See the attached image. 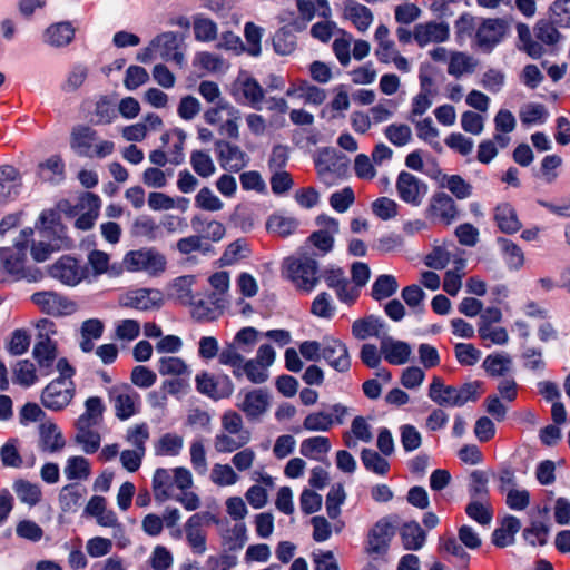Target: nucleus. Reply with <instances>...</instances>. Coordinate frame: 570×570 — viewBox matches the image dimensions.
<instances>
[{
	"label": "nucleus",
	"mask_w": 570,
	"mask_h": 570,
	"mask_svg": "<svg viewBox=\"0 0 570 570\" xmlns=\"http://www.w3.org/2000/svg\"><path fill=\"white\" fill-rule=\"evenodd\" d=\"M282 275L305 292L313 291L321 279V268L315 254L298 252L283 261Z\"/></svg>",
	"instance_id": "nucleus-1"
},
{
	"label": "nucleus",
	"mask_w": 570,
	"mask_h": 570,
	"mask_svg": "<svg viewBox=\"0 0 570 570\" xmlns=\"http://www.w3.org/2000/svg\"><path fill=\"white\" fill-rule=\"evenodd\" d=\"M97 140V131L86 125L75 126L70 134V147L80 157L105 158L112 154L115 149L112 141Z\"/></svg>",
	"instance_id": "nucleus-2"
},
{
	"label": "nucleus",
	"mask_w": 570,
	"mask_h": 570,
	"mask_svg": "<svg viewBox=\"0 0 570 570\" xmlns=\"http://www.w3.org/2000/svg\"><path fill=\"white\" fill-rule=\"evenodd\" d=\"M218 363L230 367L236 380H242L245 375L252 383L261 384L268 379V372L264 366L257 364L253 358L245 360L243 354L237 353L233 346L222 348Z\"/></svg>",
	"instance_id": "nucleus-3"
},
{
	"label": "nucleus",
	"mask_w": 570,
	"mask_h": 570,
	"mask_svg": "<svg viewBox=\"0 0 570 570\" xmlns=\"http://www.w3.org/2000/svg\"><path fill=\"white\" fill-rule=\"evenodd\" d=\"M124 266L129 272H146L151 276H157L165 272L167 259L155 247H142L128 252L124 257Z\"/></svg>",
	"instance_id": "nucleus-4"
},
{
	"label": "nucleus",
	"mask_w": 570,
	"mask_h": 570,
	"mask_svg": "<svg viewBox=\"0 0 570 570\" xmlns=\"http://www.w3.org/2000/svg\"><path fill=\"white\" fill-rule=\"evenodd\" d=\"M218 523V519L210 512H197L190 515L184 524L186 541L194 554L202 556L207 550V533L205 525Z\"/></svg>",
	"instance_id": "nucleus-5"
},
{
	"label": "nucleus",
	"mask_w": 570,
	"mask_h": 570,
	"mask_svg": "<svg viewBox=\"0 0 570 570\" xmlns=\"http://www.w3.org/2000/svg\"><path fill=\"white\" fill-rule=\"evenodd\" d=\"M39 330H45L46 333L39 332L38 342L36 343L32 355L37 361L40 370H46L45 374L51 372V367L57 357V343L50 338V334H56V325L49 320H41L37 324Z\"/></svg>",
	"instance_id": "nucleus-6"
},
{
	"label": "nucleus",
	"mask_w": 570,
	"mask_h": 570,
	"mask_svg": "<svg viewBox=\"0 0 570 570\" xmlns=\"http://www.w3.org/2000/svg\"><path fill=\"white\" fill-rule=\"evenodd\" d=\"M196 390L214 401L228 399L235 391V385L227 374H213L202 371L195 376Z\"/></svg>",
	"instance_id": "nucleus-7"
},
{
	"label": "nucleus",
	"mask_w": 570,
	"mask_h": 570,
	"mask_svg": "<svg viewBox=\"0 0 570 570\" xmlns=\"http://www.w3.org/2000/svg\"><path fill=\"white\" fill-rule=\"evenodd\" d=\"M108 397L114 404L116 416L121 421H126L139 412L140 395L127 383L109 387Z\"/></svg>",
	"instance_id": "nucleus-8"
},
{
	"label": "nucleus",
	"mask_w": 570,
	"mask_h": 570,
	"mask_svg": "<svg viewBox=\"0 0 570 570\" xmlns=\"http://www.w3.org/2000/svg\"><path fill=\"white\" fill-rule=\"evenodd\" d=\"M396 517H384L380 519L368 531L366 540V552L368 554L383 556L390 548V542L395 534Z\"/></svg>",
	"instance_id": "nucleus-9"
},
{
	"label": "nucleus",
	"mask_w": 570,
	"mask_h": 570,
	"mask_svg": "<svg viewBox=\"0 0 570 570\" xmlns=\"http://www.w3.org/2000/svg\"><path fill=\"white\" fill-rule=\"evenodd\" d=\"M75 396V384L72 381L56 379L51 381L41 393V403L51 411L65 409Z\"/></svg>",
	"instance_id": "nucleus-10"
},
{
	"label": "nucleus",
	"mask_w": 570,
	"mask_h": 570,
	"mask_svg": "<svg viewBox=\"0 0 570 570\" xmlns=\"http://www.w3.org/2000/svg\"><path fill=\"white\" fill-rule=\"evenodd\" d=\"M396 190L403 202L419 206L428 193V185L413 174L401 171L396 179Z\"/></svg>",
	"instance_id": "nucleus-11"
},
{
	"label": "nucleus",
	"mask_w": 570,
	"mask_h": 570,
	"mask_svg": "<svg viewBox=\"0 0 570 570\" xmlns=\"http://www.w3.org/2000/svg\"><path fill=\"white\" fill-rule=\"evenodd\" d=\"M49 273L53 278L69 286L79 284L87 275L86 267L68 255L60 257L50 267Z\"/></svg>",
	"instance_id": "nucleus-12"
},
{
	"label": "nucleus",
	"mask_w": 570,
	"mask_h": 570,
	"mask_svg": "<svg viewBox=\"0 0 570 570\" xmlns=\"http://www.w3.org/2000/svg\"><path fill=\"white\" fill-rule=\"evenodd\" d=\"M507 33V23L502 19H487L476 30L475 43L484 52H490Z\"/></svg>",
	"instance_id": "nucleus-13"
},
{
	"label": "nucleus",
	"mask_w": 570,
	"mask_h": 570,
	"mask_svg": "<svg viewBox=\"0 0 570 570\" xmlns=\"http://www.w3.org/2000/svg\"><path fill=\"white\" fill-rule=\"evenodd\" d=\"M183 38L173 31L158 35L151 40V46L159 53L160 58L166 61H174L178 66L184 63V53L180 51Z\"/></svg>",
	"instance_id": "nucleus-14"
},
{
	"label": "nucleus",
	"mask_w": 570,
	"mask_h": 570,
	"mask_svg": "<svg viewBox=\"0 0 570 570\" xmlns=\"http://www.w3.org/2000/svg\"><path fill=\"white\" fill-rule=\"evenodd\" d=\"M322 358L337 372H347L351 367V357L346 345L340 340L325 337L323 340Z\"/></svg>",
	"instance_id": "nucleus-15"
},
{
	"label": "nucleus",
	"mask_w": 570,
	"mask_h": 570,
	"mask_svg": "<svg viewBox=\"0 0 570 570\" xmlns=\"http://www.w3.org/2000/svg\"><path fill=\"white\" fill-rule=\"evenodd\" d=\"M32 302L46 314L60 316L75 309V303L55 292H38L31 296Z\"/></svg>",
	"instance_id": "nucleus-16"
},
{
	"label": "nucleus",
	"mask_w": 570,
	"mask_h": 570,
	"mask_svg": "<svg viewBox=\"0 0 570 570\" xmlns=\"http://www.w3.org/2000/svg\"><path fill=\"white\" fill-rule=\"evenodd\" d=\"M215 150L220 166L225 170L237 173L247 165L248 157L237 145L226 140H217L215 142Z\"/></svg>",
	"instance_id": "nucleus-17"
},
{
	"label": "nucleus",
	"mask_w": 570,
	"mask_h": 570,
	"mask_svg": "<svg viewBox=\"0 0 570 570\" xmlns=\"http://www.w3.org/2000/svg\"><path fill=\"white\" fill-rule=\"evenodd\" d=\"M315 165L321 175L331 173L340 176L346 173L348 159L334 148H325L320 151Z\"/></svg>",
	"instance_id": "nucleus-18"
},
{
	"label": "nucleus",
	"mask_w": 570,
	"mask_h": 570,
	"mask_svg": "<svg viewBox=\"0 0 570 570\" xmlns=\"http://www.w3.org/2000/svg\"><path fill=\"white\" fill-rule=\"evenodd\" d=\"M449 37V27L443 22L430 21L414 27L413 39L420 47L431 42H442Z\"/></svg>",
	"instance_id": "nucleus-19"
},
{
	"label": "nucleus",
	"mask_w": 570,
	"mask_h": 570,
	"mask_svg": "<svg viewBox=\"0 0 570 570\" xmlns=\"http://www.w3.org/2000/svg\"><path fill=\"white\" fill-rule=\"evenodd\" d=\"M381 353L392 365L405 364L411 355V346L403 341H395L385 334L381 337Z\"/></svg>",
	"instance_id": "nucleus-20"
},
{
	"label": "nucleus",
	"mask_w": 570,
	"mask_h": 570,
	"mask_svg": "<svg viewBox=\"0 0 570 570\" xmlns=\"http://www.w3.org/2000/svg\"><path fill=\"white\" fill-rule=\"evenodd\" d=\"M269 406V396L264 390H253L245 394L238 407L245 413L248 420L259 419Z\"/></svg>",
	"instance_id": "nucleus-21"
},
{
	"label": "nucleus",
	"mask_w": 570,
	"mask_h": 570,
	"mask_svg": "<svg viewBox=\"0 0 570 570\" xmlns=\"http://www.w3.org/2000/svg\"><path fill=\"white\" fill-rule=\"evenodd\" d=\"M462 391L443 384V381L439 376H434L430 385L429 396L432 401L443 406H454L461 404Z\"/></svg>",
	"instance_id": "nucleus-22"
},
{
	"label": "nucleus",
	"mask_w": 570,
	"mask_h": 570,
	"mask_svg": "<svg viewBox=\"0 0 570 570\" xmlns=\"http://www.w3.org/2000/svg\"><path fill=\"white\" fill-rule=\"evenodd\" d=\"M76 29L69 21L50 24L43 32V41L56 48L66 47L72 42Z\"/></svg>",
	"instance_id": "nucleus-23"
},
{
	"label": "nucleus",
	"mask_w": 570,
	"mask_h": 570,
	"mask_svg": "<svg viewBox=\"0 0 570 570\" xmlns=\"http://www.w3.org/2000/svg\"><path fill=\"white\" fill-rule=\"evenodd\" d=\"M429 210L431 215L439 217L446 225L451 224L459 214L453 198L443 191L432 196Z\"/></svg>",
	"instance_id": "nucleus-24"
},
{
	"label": "nucleus",
	"mask_w": 570,
	"mask_h": 570,
	"mask_svg": "<svg viewBox=\"0 0 570 570\" xmlns=\"http://www.w3.org/2000/svg\"><path fill=\"white\" fill-rule=\"evenodd\" d=\"M27 250L23 246L13 244L10 247L0 248V265L9 274H21L24 269Z\"/></svg>",
	"instance_id": "nucleus-25"
},
{
	"label": "nucleus",
	"mask_w": 570,
	"mask_h": 570,
	"mask_svg": "<svg viewBox=\"0 0 570 570\" xmlns=\"http://www.w3.org/2000/svg\"><path fill=\"white\" fill-rule=\"evenodd\" d=\"M521 529L520 520L514 515H505L500 527L492 533V543L498 548H505L513 544L515 534Z\"/></svg>",
	"instance_id": "nucleus-26"
},
{
	"label": "nucleus",
	"mask_w": 570,
	"mask_h": 570,
	"mask_svg": "<svg viewBox=\"0 0 570 570\" xmlns=\"http://www.w3.org/2000/svg\"><path fill=\"white\" fill-rule=\"evenodd\" d=\"M494 222L504 234H514L522 227L514 207L509 203H501L494 208Z\"/></svg>",
	"instance_id": "nucleus-27"
},
{
	"label": "nucleus",
	"mask_w": 570,
	"mask_h": 570,
	"mask_svg": "<svg viewBox=\"0 0 570 570\" xmlns=\"http://www.w3.org/2000/svg\"><path fill=\"white\" fill-rule=\"evenodd\" d=\"M20 185L19 171L13 166L0 167V204L16 198Z\"/></svg>",
	"instance_id": "nucleus-28"
},
{
	"label": "nucleus",
	"mask_w": 570,
	"mask_h": 570,
	"mask_svg": "<svg viewBox=\"0 0 570 570\" xmlns=\"http://www.w3.org/2000/svg\"><path fill=\"white\" fill-rule=\"evenodd\" d=\"M344 18L350 20L358 31L364 32L373 21V13L364 4L348 0L344 6Z\"/></svg>",
	"instance_id": "nucleus-29"
},
{
	"label": "nucleus",
	"mask_w": 570,
	"mask_h": 570,
	"mask_svg": "<svg viewBox=\"0 0 570 570\" xmlns=\"http://www.w3.org/2000/svg\"><path fill=\"white\" fill-rule=\"evenodd\" d=\"M490 474L484 470H473L468 478L469 501L491 500L489 490Z\"/></svg>",
	"instance_id": "nucleus-30"
},
{
	"label": "nucleus",
	"mask_w": 570,
	"mask_h": 570,
	"mask_svg": "<svg viewBox=\"0 0 570 570\" xmlns=\"http://www.w3.org/2000/svg\"><path fill=\"white\" fill-rule=\"evenodd\" d=\"M497 244L507 267L511 271H519L524 264V254L521 247L505 237H498Z\"/></svg>",
	"instance_id": "nucleus-31"
},
{
	"label": "nucleus",
	"mask_w": 570,
	"mask_h": 570,
	"mask_svg": "<svg viewBox=\"0 0 570 570\" xmlns=\"http://www.w3.org/2000/svg\"><path fill=\"white\" fill-rule=\"evenodd\" d=\"M465 514L482 528H490L494 509L491 500L469 501L465 505Z\"/></svg>",
	"instance_id": "nucleus-32"
},
{
	"label": "nucleus",
	"mask_w": 570,
	"mask_h": 570,
	"mask_svg": "<svg viewBox=\"0 0 570 570\" xmlns=\"http://www.w3.org/2000/svg\"><path fill=\"white\" fill-rule=\"evenodd\" d=\"M512 365V357L503 352L489 354L482 363L484 371L493 377H508L507 375L511 372Z\"/></svg>",
	"instance_id": "nucleus-33"
},
{
	"label": "nucleus",
	"mask_w": 570,
	"mask_h": 570,
	"mask_svg": "<svg viewBox=\"0 0 570 570\" xmlns=\"http://www.w3.org/2000/svg\"><path fill=\"white\" fill-rule=\"evenodd\" d=\"M400 537L405 550H420L426 540V533L415 521L404 523Z\"/></svg>",
	"instance_id": "nucleus-34"
},
{
	"label": "nucleus",
	"mask_w": 570,
	"mask_h": 570,
	"mask_svg": "<svg viewBox=\"0 0 570 570\" xmlns=\"http://www.w3.org/2000/svg\"><path fill=\"white\" fill-rule=\"evenodd\" d=\"M174 485L173 470L158 468L153 476V492L155 500L163 503L168 500Z\"/></svg>",
	"instance_id": "nucleus-35"
},
{
	"label": "nucleus",
	"mask_w": 570,
	"mask_h": 570,
	"mask_svg": "<svg viewBox=\"0 0 570 570\" xmlns=\"http://www.w3.org/2000/svg\"><path fill=\"white\" fill-rule=\"evenodd\" d=\"M250 440V433L229 434L222 432L214 439V448L218 453H232L245 446Z\"/></svg>",
	"instance_id": "nucleus-36"
},
{
	"label": "nucleus",
	"mask_w": 570,
	"mask_h": 570,
	"mask_svg": "<svg viewBox=\"0 0 570 570\" xmlns=\"http://www.w3.org/2000/svg\"><path fill=\"white\" fill-rule=\"evenodd\" d=\"M40 442L43 451L56 452L65 446V440L58 426L52 422L40 425Z\"/></svg>",
	"instance_id": "nucleus-37"
},
{
	"label": "nucleus",
	"mask_w": 570,
	"mask_h": 570,
	"mask_svg": "<svg viewBox=\"0 0 570 570\" xmlns=\"http://www.w3.org/2000/svg\"><path fill=\"white\" fill-rule=\"evenodd\" d=\"M384 323L373 315L358 318L352 324V334L358 340H365L368 336L381 337Z\"/></svg>",
	"instance_id": "nucleus-38"
},
{
	"label": "nucleus",
	"mask_w": 570,
	"mask_h": 570,
	"mask_svg": "<svg viewBox=\"0 0 570 570\" xmlns=\"http://www.w3.org/2000/svg\"><path fill=\"white\" fill-rule=\"evenodd\" d=\"M12 489L16 492L18 499L30 507H35L41 500L40 487L36 483H31L28 480H16L12 484Z\"/></svg>",
	"instance_id": "nucleus-39"
},
{
	"label": "nucleus",
	"mask_w": 570,
	"mask_h": 570,
	"mask_svg": "<svg viewBox=\"0 0 570 570\" xmlns=\"http://www.w3.org/2000/svg\"><path fill=\"white\" fill-rule=\"evenodd\" d=\"M132 233L135 236L144 237L147 240H156L163 236L161 227L150 216H139L132 224Z\"/></svg>",
	"instance_id": "nucleus-40"
},
{
	"label": "nucleus",
	"mask_w": 570,
	"mask_h": 570,
	"mask_svg": "<svg viewBox=\"0 0 570 570\" xmlns=\"http://www.w3.org/2000/svg\"><path fill=\"white\" fill-rule=\"evenodd\" d=\"M267 230L281 237H287L294 234L299 227V222L295 217L283 215H272L266 223Z\"/></svg>",
	"instance_id": "nucleus-41"
},
{
	"label": "nucleus",
	"mask_w": 570,
	"mask_h": 570,
	"mask_svg": "<svg viewBox=\"0 0 570 570\" xmlns=\"http://www.w3.org/2000/svg\"><path fill=\"white\" fill-rule=\"evenodd\" d=\"M298 17L291 20L283 18V21H289V24L295 31H303L306 29L307 23L313 20L316 13V4L312 0H296Z\"/></svg>",
	"instance_id": "nucleus-42"
},
{
	"label": "nucleus",
	"mask_w": 570,
	"mask_h": 570,
	"mask_svg": "<svg viewBox=\"0 0 570 570\" xmlns=\"http://www.w3.org/2000/svg\"><path fill=\"white\" fill-rule=\"evenodd\" d=\"M191 227L198 233H203V238L213 242H219L225 236V226L217 220L204 222L200 216L191 218Z\"/></svg>",
	"instance_id": "nucleus-43"
},
{
	"label": "nucleus",
	"mask_w": 570,
	"mask_h": 570,
	"mask_svg": "<svg viewBox=\"0 0 570 570\" xmlns=\"http://www.w3.org/2000/svg\"><path fill=\"white\" fill-rule=\"evenodd\" d=\"M92 426L90 423L82 425L80 422H76L78 431L76 441L82 445L83 451L88 454L95 453L100 446V435L91 430Z\"/></svg>",
	"instance_id": "nucleus-44"
},
{
	"label": "nucleus",
	"mask_w": 570,
	"mask_h": 570,
	"mask_svg": "<svg viewBox=\"0 0 570 570\" xmlns=\"http://www.w3.org/2000/svg\"><path fill=\"white\" fill-rule=\"evenodd\" d=\"M399 289V284L393 275L382 274L372 285L371 296L375 301H382L393 296Z\"/></svg>",
	"instance_id": "nucleus-45"
},
{
	"label": "nucleus",
	"mask_w": 570,
	"mask_h": 570,
	"mask_svg": "<svg viewBox=\"0 0 570 570\" xmlns=\"http://www.w3.org/2000/svg\"><path fill=\"white\" fill-rule=\"evenodd\" d=\"M331 449V443L326 436H313L305 439L301 443L299 452L303 456L320 460V455L326 454Z\"/></svg>",
	"instance_id": "nucleus-46"
},
{
	"label": "nucleus",
	"mask_w": 570,
	"mask_h": 570,
	"mask_svg": "<svg viewBox=\"0 0 570 570\" xmlns=\"http://www.w3.org/2000/svg\"><path fill=\"white\" fill-rule=\"evenodd\" d=\"M85 493L86 489L78 483L65 485L59 493V503L62 511L68 512L75 510Z\"/></svg>",
	"instance_id": "nucleus-47"
},
{
	"label": "nucleus",
	"mask_w": 570,
	"mask_h": 570,
	"mask_svg": "<svg viewBox=\"0 0 570 570\" xmlns=\"http://www.w3.org/2000/svg\"><path fill=\"white\" fill-rule=\"evenodd\" d=\"M85 407V413L79 416L77 422L82 425H86V423L98 425L102 421L105 412L102 400L99 396H90L86 400Z\"/></svg>",
	"instance_id": "nucleus-48"
},
{
	"label": "nucleus",
	"mask_w": 570,
	"mask_h": 570,
	"mask_svg": "<svg viewBox=\"0 0 570 570\" xmlns=\"http://www.w3.org/2000/svg\"><path fill=\"white\" fill-rule=\"evenodd\" d=\"M63 473L68 480H87L91 473V466L86 458L71 456L67 460Z\"/></svg>",
	"instance_id": "nucleus-49"
},
{
	"label": "nucleus",
	"mask_w": 570,
	"mask_h": 570,
	"mask_svg": "<svg viewBox=\"0 0 570 570\" xmlns=\"http://www.w3.org/2000/svg\"><path fill=\"white\" fill-rule=\"evenodd\" d=\"M184 439L175 433H165L155 444L156 455L176 456L180 453Z\"/></svg>",
	"instance_id": "nucleus-50"
},
{
	"label": "nucleus",
	"mask_w": 570,
	"mask_h": 570,
	"mask_svg": "<svg viewBox=\"0 0 570 570\" xmlns=\"http://www.w3.org/2000/svg\"><path fill=\"white\" fill-rule=\"evenodd\" d=\"M361 460L365 469L375 474L385 475L390 471L389 461L372 449H363Z\"/></svg>",
	"instance_id": "nucleus-51"
},
{
	"label": "nucleus",
	"mask_w": 570,
	"mask_h": 570,
	"mask_svg": "<svg viewBox=\"0 0 570 570\" xmlns=\"http://www.w3.org/2000/svg\"><path fill=\"white\" fill-rule=\"evenodd\" d=\"M258 332L254 327H244L234 336L233 342L226 343L223 348L233 346L237 353L249 352L257 342Z\"/></svg>",
	"instance_id": "nucleus-52"
},
{
	"label": "nucleus",
	"mask_w": 570,
	"mask_h": 570,
	"mask_svg": "<svg viewBox=\"0 0 570 570\" xmlns=\"http://www.w3.org/2000/svg\"><path fill=\"white\" fill-rule=\"evenodd\" d=\"M273 46L278 55H291L296 48V37L287 26L282 27L273 37Z\"/></svg>",
	"instance_id": "nucleus-53"
},
{
	"label": "nucleus",
	"mask_w": 570,
	"mask_h": 570,
	"mask_svg": "<svg viewBox=\"0 0 570 570\" xmlns=\"http://www.w3.org/2000/svg\"><path fill=\"white\" fill-rule=\"evenodd\" d=\"M520 119L523 125L544 124L549 112L547 108L538 102H529L520 109Z\"/></svg>",
	"instance_id": "nucleus-54"
},
{
	"label": "nucleus",
	"mask_w": 570,
	"mask_h": 570,
	"mask_svg": "<svg viewBox=\"0 0 570 570\" xmlns=\"http://www.w3.org/2000/svg\"><path fill=\"white\" fill-rule=\"evenodd\" d=\"M334 425L333 414L325 411L309 413L303 421V428L307 431L326 432Z\"/></svg>",
	"instance_id": "nucleus-55"
},
{
	"label": "nucleus",
	"mask_w": 570,
	"mask_h": 570,
	"mask_svg": "<svg viewBox=\"0 0 570 570\" xmlns=\"http://www.w3.org/2000/svg\"><path fill=\"white\" fill-rule=\"evenodd\" d=\"M346 498L345 490L342 484L332 485L326 495V512L330 519L335 520L341 514V505L344 503Z\"/></svg>",
	"instance_id": "nucleus-56"
},
{
	"label": "nucleus",
	"mask_w": 570,
	"mask_h": 570,
	"mask_svg": "<svg viewBox=\"0 0 570 570\" xmlns=\"http://www.w3.org/2000/svg\"><path fill=\"white\" fill-rule=\"evenodd\" d=\"M36 367L29 360L19 361L13 368V382L29 387L37 382Z\"/></svg>",
	"instance_id": "nucleus-57"
},
{
	"label": "nucleus",
	"mask_w": 570,
	"mask_h": 570,
	"mask_svg": "<svg viewBox=\"0 0 570 570\" xmlns=\"http://www.w3.org/2000/svg\"><path fill=\"white\" fill-rule=\"evenodd\" d=\"M194 283V275L180 276L174 281L173 293L181 304H194V296L191 291V286Z\"/></svg>",
	"instance_id": "nucleus-58"
},
{
	"label": "nucleus",
	"mask_w": 570,
	"mask_h": 570,
	"mask_svg": "<svg viewBox=\"0 0 570 570\" xmlns=\"http://www.w3.org/2000/svg\"><path fill=\"white\" fill-rule=\"evenodd\" d=\"M190 165L200 177L207 178L215 173V165L210 156L203 150H194L190 155Z\"/></svg>",
	"instance_id": "nucleus-59"
},
{
	"label": "nucleus",
	"mask_w": 570,
	"mask_h": 570,
	"mask_svg": "<svg viewBox=\"0 0 570 570\" xmlns=\"http://www.w3.org/2000/svg\"><path fill=\"white\" fill-rule=\"evenodd\" d=\"M478 334L482 341H489L491 344L505 345L509 342V334L507 330L501 326L479 324Z\"/></svg>",
	"instance_id": "nucleus-60"
},
{
	"label": "nucleus",
	"mask_w": 570,
	"mask_h": 570,
	"mask_svg": "<svg viewBox=\"0 0 570 570\" xmlns=\"http://www.w3.org/2000/svg\"><path fill=\"white\" fill-rule=\"evenodd\" d=\"M210 480L219 487H227L235 484L239 476L230 465L216 463L212 469Z\"/></svg>",
	"instance_id": "nucleus-61"
},
{
	"label": "nucleus",
	"mask_w": 570,
	"mask_h": 570,
	"mask_svg": "<svg viewBox=\"0 0 570 570\" xmlns=\"http://www.w3.org/2000/svg\"><path fill=\"white\" fill-rule=\"evenodd\" d=\"M18 439H9L0 448L1 462L8 468H20L23 463L22 458L18 450Z\"/></svg>",
	"instance_id": "nucleus-62"
},
{
	"label": "nucleus",
	"mask_w": 570,
	"mask_h": 570,
	"mask_svg": "<svg viewBox=\"0 0 570 570\" xmlns=\"http://www.w3.org/2000/svg\"><path fill=\"white\" fill-rule=\"evenodd\" d=\"M149 295L150 291L145 288L130 292L124 298L122 305L139 311L150 309L154 306V302Z\"/></svg>",
	"instance_id": "nucleus-63"
},
{
	"label": "nucleus",
	"mask_w": 570,
	"mask_h": 570,
	"mask_svg": "<svg viewBox=\"0 0 570 570\" xmlns=\"http://www.w3.org/2000/svg\"><path fill=\"white\" fill-rule=\"evenodd\" d=\"M194 33L198 41H213L217 37V24L208 18L196 17L194 20Z\"/></svg>",
	"instance_id": "nucleus-64"
}]
</instances>
